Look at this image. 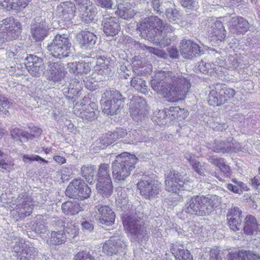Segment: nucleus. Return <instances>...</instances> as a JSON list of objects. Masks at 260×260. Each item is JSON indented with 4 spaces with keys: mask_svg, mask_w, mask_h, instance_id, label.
Returning a JSON list of instances; mask_svg holds the SVG:
<instances>
[{
    "mask_svg": "<svg viewBox=\"0 0 260 260\" xmlns=\"http://www.w3.org/2000/svg\"><path fill=\"white\" fill-rule=\"evenodd\" d=\"M184 157L188 161L193 170L197 174L201 176L204 175L206 168L205 162H200L197 156L189 152H186L184 154Z\"/></svg>",
    "mask_w": 260,
    "mask_h": 260,
    "instance_id": "obj_28",
    "label": "nucleus"
},
{
    "mask_svg": "<svg viewBox=\"0 0 260 260\" xmlns=\"http://www.w3.org/2000/svg\"><path fill=\"white\" fill-rule=\"evenodd\" d=\"M78 39L82 47L85 49L91 48L95 44L97 37L89 31H83L78 34Z\"/></svg>",
    "mask_w": 260,
    "mask_h": 260,
    "instance_id": "obj_29",
    "label": "nucleus"
},
{
    "mask_svg": "<svg viewBox=\"0 0 260 260\" xmlns=\"http://www.w3.org/2000/svg\"><path fill=\"white\" fill-rule=\"evenodd\" d=\"M90 71L89 64L84 62H78V74L87 73Z\"/></svg>",
    "mask_w": 260,
    "mask_h": 260,
    "instance_id": "obj_63",
    "label": "nucleus"
},
{
    "mask_svg": "<svg viewBox=\"0 0 260 260\" xmlns=\"http://www.w3.org/2000/svg\"><path fill=\"white\" fill-rule=\"evenodd\" d=\"M6 157L7 155L0 150V169L10 171L11 169V166L10 164L6 161Z\"/></svg>",
    "mask_w": 260,
    "mask_h": 260,
    "instance_id": "obj_59",
    "label": "nucleus"
},
{
    "mask_svg": "<svg viewBox=\"0 0 260 260\" xmlns=\"http://www.w3.org/2000/svg\"><path fill=\"white\" fill-rule=\"evenodd\" d=\"M216 196L209 198L196 196L186 201L183 211L191 215L204 216L209 214L216 206Z\"/></svg>",
    "mask_w": 260,
    "mask_h": 260,
    "instance_id": "obj_6",
    "label": "nucleus"
},
{
    "mask_svg": "<svg viewBox=\"0 0 260 260\" xmlns=\"http://www.w3.org/2000/svg\"><path fill=\"white\" fill-rule=\"evenodd\" d=\"M74 113L86 122L92 121L97 118L99 111L95 103H91L87 106L82 107V111L74 108Z\"/></svg>",
    "mask_w": 260,
    "mask_h": 260,
    "instance_id": "obj_16",
    "label": "nucleus"
},
{
    "mask_svg": "<svg viewBox=\"0 0 260 260\" xmlns=\"http://www.w3.org/2000/svg\"><path fill=\"white\" fill-rule=\"evenodd\" d=\"M90 7V5H89L85 10L79 11L82 21L87 23L91 21L94 16V12L92 11Z\"/></svg>",
    "mask_w": 260,
    "mask_h": 260,
    "instance_id": "obj_48",
    "label": "nucleus"
},
{
    "mask_svg": "<svg viewBox=\"0 0 260 260\" xmlns=\"http://www.w3.org/2000/svg\"><path fill=\"white\" fill-rule=\"evenodd\" d=\"M96 216L99 222L107 226L112 225L115 221V214L111 207L104 203L95 204Z\"/></svg>",
    "mask_w": 260,
    "mask_h": 260,
    "instance_id": "obj_13",
    "label": "nucleus"
},
{
    "mask_svg": "<svg viewBox=\"0 0 260 260\" xmlns=\"http://www.w3.org/2000/svg\"><path fill=\"white\" fill-rule=\"evenodd\" d=\"M74 260H95L89 252L82 251L78 252L74 257Z\"/></svg>",
    "mask_w": 260,
    "mask_h": 260,
    "instance_id": "obj_57",
    "label": "nucleus"
},
{
    "mask_svg": "<svg viewBox=\"0 0 260 260\" xmlns=\"http://www.w3.org/2000/svg\"><path fill=\"white\" fill-rule=\"evenodd\" d=\"M228 260H260V255L250 251L241 250L238 252L229 253Z\"/></svg>",
    "mask_w": 260,
    "mask_h": 260,
    "instance_id": "obj_32",
    "label": "nucleus"
},
{
    "mask_svg": "<svg viewBox=\"0 0 260 260\" xmlns=\"http://www.w3.org/2000/svg\"><path fill=\"white\" fill-rule=\"evenodd\" d=\"M83 81L77 78L71 80L69 86L62 89L63 92L70 99H73L77 96L82 88Z\"/></svg>",
    "mask_w": 260,
    "mask_h": 260,
    "instance_id": "obj_26",
    "label": "nucleus"
},
{
    "mask_svg": "<svg viewBox=\"0 0 260 260\" xmlns=\"http://www.w3.org/2000/svg\"><path fill=\"white\" fill-rule=\"evenodd\" d=\"M181 5L188 9H196L198 7L197 0H179Z\"/></svg>",
    "mask_w": 260,
    "mask_h": 260,
    "instance_id": "obj_54",
    "label": "nucleus"
},
{
    "mask_svg": "<svg viewBox=\"0 0 260 260\" xmlns=\"http://www.w3.org/2000/svg\"><path fill=\"white\" fill-rule=\"evenodd\" d=\"M46 223L42 217L40 215L37 217V219L32 225V230L37 233H44L46 231Z\"/></svg>",
    "mask_w": 260,
    "mask_h": 260,
    "instance_id": "obj_44",
    "label": "nucleus"
},
{
    "mask_svg": "<svg viewBox=\"0 0 260 260\" xmlns=\"http://www.w3.org/2000/svg\"><path fill=\"white\" fill-rule=\"evenodd\" d=\"M111 64L108 58L104 56H99L97 57L96 64L94 70L99 75L102 76L108 75L111 72Z\"/></svg>",
    "mask_w": 260,
    "mask_h": 260,
    "instance_id": "obj_27",
    "label": "nucleus"
},
{
    "mask_svg": "<svg viewBox=\"0 0 260 260\" xmlns=\"http://www.w3.org/2000/svg\"><path fill=\"white\" fill-rule=\"evenodd\" d=\"M23 161L26 163L28 161H39L41 160L42 162H44L46 164L48 163V161L45 160V159L42 158L40 156L38 155H28V154H24L22 156Z\"/></svg>",
    "mask_w": 260,
    "mask_h": 260,
    "instance_id": "obj_56",
    "label": "nucleus"
},
{
    "mask_svg": "<svg viewBox=\"0 0 260 260\" xmlns=\"http://www.w3.org/2000/svg\"><path fill=\"white\" fill-rule=\"evenodd\" d=\"M150 3L154 11L157 13H161L162 12L163 10L160 6V4L161 3V0H151Z\"/></svg>",
    "mask_w": 260,
    "mask_h": 260,
    "instance_id": "obj_64",
    "label": "nucleus"
},
{
    "mask_svg": "<svg viewBox=\"0 0 260 260\" xmlns=\"http://www.w3.org/2000/svg\"><path fill=\"white\" fill-rule=\"evenodd\" d=\"M165 189L169 192H177L179 190L188 189V177L181 175L175 171L169 170L166 174Z\"/></svg>",
    "mask_w": 260,
    "mask_h": 260,
    "instance_id": "obj_10",
    "label": "nucleus"
},
{
    "mask_svg": "<svg viewBox=\"0 0 260 260\" xmlns=\"http://www.w3.org/2000/svg\"><path fill=\"white\" fill-rule=\"evenodd\" d=\"M115 13L121 18L128 20L134 17L135 12L130 4L123 2L117 5V10Z\"/></svg>",
    "mask_w": 260,
    "mask_h": 260,
    "instance_id": "obj_30",
    "label": "nucleus"
},
{
    "mask_svg": "<svg viewBox=\"0 0 260 260\" xmlns=\"http://www.w3.org/2000/svg\"><path fill=\"white\" fill-rule=\"evenodd\" d=\"M11 135L14 139L19 140L21 142L27 141V137L29 136L28 133L16 128L12 130Z\"/></svg>",
    "mask_w": 260,
    "mask_h": 260,
    "instance_id": "obj_50",
    "label": "nucleus"
},
{
    "mask_svg": "<svg viewBox=\"0 0 260 260\" xmlns=\"http://www.w3.org/2000/svg\"><path fill=\"white\" fill-rule=\"evenodd\" d=\"M66 238L62 231L52 232L51 234L50 243L54 245L61 244L65 242Z\"/></svg>",
    "mask_w": 260,
    "mask_h": 260,
    "instance_id": "obj_46",
    "label": "nucleus"
},
{
    "mask_svg": "<svg viewBox=\"0 0 260 260\" xmlns=\"http://www.w3.org/2000/svg\"><path fill=\"white\" fill-rule=\"evenodd\" d=\"M170 250L177 260H193L189 251L177 246H173Z\"/></svg>",
    "mask_w": 260,
    "mask_h": 260,
    "instance_id": "obj_36",
    "label": "nucleus"
},
{
    "mask_svg": "<svg viewBox=\"0 0 260 260\" xmlns=\"http://www.w3.org/2000/svg\"><path fill=\"white\" fill-rule=\"evenodd\" d=\"M244 233L248 235H252L258 230V224L254 216L248 215L245 218V223L243 228Z\"/></svg>",
    "mask_w": 260,
    "mask_h": 260,
    "instance_id": "obj_33",
    "label": "nucleus"
},
{
    "mask_svg": "<svg viewBox=\"0 0 260 260\" xmlns=\"http://www.w3.org/2000/svg\"><path fill=\"white\" fill-rule=\"evenodd\" d=\"M18 0H0V5L7 10L15 9L14 5L18 3Z\"/></svg>",
    "mask_w": 260,
    "mask_h": 260,
    "instance_id": "obj_58",
    "label": "nucleus"
},
{
    "mask_svg": "<svg viewBox=\"0 0 260 260\" xmlns=\"http://www.w3.org/2000/svg\"><path fill=\"white\" fill-rule=\"evenodd\" d=\"M95 4L106 10H112L116 6L114 0H93Z\"/></svg>",
    "mask_w": 260,
    "mask_h": 260,
    "instance_id": "obj_53",
    "label": "nucleus"
},
{
    "mask_svg": "<svg viewBox=\"0 0 260 260\" xmlns=\"http://www.w3.org/2000/svg\"><path fill=\"white\" fill-rule=\"evenodd\" d=\"M27 244L25 243L22 240L18 239L15 242V244L12 247V251L17 253L19 258L21 257L23 251L27 247Z\"/></svg>",
    "mask_w": 260,
    "mask_h": 260,
    "instance_id": "obj_51",
    "label": "nucleus"
},
{
    "mask_svg": "<svg viewBox=\"0 0 260 260\" xmlns=\"http://www.w3.org/2000/svg\"><path fill=\"white\" fill-rule=\"evenodd\" d=\"M34 21L31 25V36L36 41H42L48 35L49 21L42 17L36 18Z\"/></svg>",
    "mask_w": 260,
    "mask_h": 260,
    "instance_id": "obj_14",
    "label": "nucleus"
},
{
    "mask_svg": "<svg viewBox=\"0 0 260 260\" xmlns=\"http://www.w3.org/2000/svg\"><path fill=\"white\" fill-rule=\"evenodd\" d=\"M42 133V129L37 126H32L30 128V133H28L29 136L27 137V141L35 138H38Z\"/></svg>",
    "mask_w": 260,
    "mask_h": 260,
    "instance_id": "obj_61",
    "label": "nucleus"
},
{
    "mask_svg": "<svg viewBox=\"0 0 260 260\" xmlns=\"http://www.w3.org/2000/svg\"><path fill=\"white\" fill-rule=\"evenodd\" d=\"M226 217L230 228L234 231L239 230L242 218L241 210L234 207L229 211Z\"/></svg>",
    "mask_w": 260,
    "mask_h": 260,
    "instance_id": "obj_24",
    "label": "nucleus"
},
{
    "mask_svg": "<svg viewBox=\"0 0 260 260\" xmlns=\"http://www.w3.org/2000/svg\"><path fill=\"white\" fill-rule=\"evenodd\" d=\"M10 106L11 104L8 99L2 95H0V112L6 114L7 112H8L7 109L10 108Z\"/></svg>",
    "mask_w": 260,
    "mask_h": 260,
    "instance_id": "obj_55",
    "label": "nucleus"
},
{
    "mask_svg": "<svg viewBox=\"0 0 260 260\" xmlns=\"http://www.w3.org/2000/svg\"><path fill=\"white\" fill-rule=\"evenodd\" d=\"M81 179H75L71 182L67 187L65 194L70 198L77 199L79 193V189L81 185Z\"/></svg>",
    "mask_w": 260,
    "mask_h": 260,
    "instance_id": "obj_37",
    "label": "nucleus"
},
{
    "mask_svg": "<svg viewBox=\"0 0 260 260\" xmlns=\"http://www.w3.org/2000/svg\"><path fill=\"white\" fill-rule=\"evenodd\" d=\"M142 36L152 40L161 48L170 44L175 39L172 33L174 28L169 24L164 23L157 16H151L142 19L138 25Z\"/></svg>",
    "mask_w": 260,
    "mask_h": 260,
    "instance_id": "obj_2",
    "label": "nucleus"
},
{
    "mask_svg": "<svg viewBox=\"0 0 260 260\" xmlns=\"http://www.w3.org/2000/svg\"><path fill=\"white\" fill-rule=\"evenodd\" d=\"M130 107V113L133 120H141L147 114L146 101L140 97H136Z\"/></svg>",
    "mask_w": 260,
    "mask_h": 260,
    "instance_id": "obj_17",
    "label": "nucleus"
},
{
    "mask_svg": "<svg viewBox=\"0 0 260 260\" xmlns=\"http://www.w3.org/2000/svg\"><path fill=\"white\" fill-rule=\"evenodd\" d=\"M124 97L117 90L110 88L102 91L101 104L107 115L117 114L124 107Z\"/></svg>",
    "mask_w": 260,
    "mask_h": 260,
    "instance_id": "obj_7",
    "label": "nucleus"
},
{
    "mask_svg": "<svg viewBox=\"0 0 260 260\" xmlns=\"http://www.w3.org/2000/svg\"><path fill=\"white\" fill-rule=\"evenodd\" d=\"M0 30L4 31L5 29L11 35V39H17L21 32V23L16 21L13 18H7L2 21Z\"/></svg>",
    "mask_w": 260,
    "mask_h": 260,
    "instance_id": "obj_22",
    "label": "nucleus"
},
{
    "mask_svg": "<svg viewBox=\"0 0 260 260\" xmlns=\"http://www.w3.org/2000/svg\"><path fill=\"white\" fill-rule=\"evenodd\" d=\"M103 29L107 36H115L120 30L119 20L114 17L105 15L103 20Z\"/></svg>",
    "mask_w": 260,
    "mask_h": 260,
    "instance_id": "obj_20",
    "label": "nucleus"
},
{
    "mask_svg": "<svg viewBox=\"0 0 260 260\" xmlns=\"http://www.w3.org/2000/svg\"><path fill=\"white\" fill-rule=\"evenodd\" d=\"M142 213H127L122 217V223L126 233L135 241L145 243L149 237V232L142 218Z\"/></svg>",
    "mask_w": 260,
    "mask_h": 260,
    "instance_id": "obj_4",
    "label": "nucleus"
},
{
    "mask_svg": "<svg viewBox=\"0 0 260 260\" xmlns=\"http://www.w3.org/2000/svg\"><path fill=\"white\" fill-rule=\"evenodd\" d=\"M209 260H223L220 250L217 248H214L210 251Z\"/></svg>",
    "mask_w": 260,
    "mask_h": 260,
    "instance_id": "obj_60",
    "label": "nucleus"
},
{
    "mask_svg": "<svg viewBox=\"0 0 260 260\" xmlns=\"http://www.w3.org/2000/svg\"><path fill=\"white\" fill-rule=\"evenodd\" d=\"M72 43L68 36L57 34L47 46L49 54L59 59L69 56L71 53Z\"/></svg>",
    "mask_w": 260,
    "mask_h": 260,
    "instance_id": "obj_8",
    "label": "nucleus"
},
{
    "mask_svg": "<svg viewBox=\"0 0 260 260\" xmlns=\"http://www.w3.org/2000/svg\"><path fill=\"white\" fill-rule=\"evenodd\" d=\"M64 231L63 232L65 234L66 237L69 239H73L78 234L79 228L75 223L71 221L64 222L63 225Z\"/></svg>",
    "mask_w": 260,
    "mask_h": 260,
    "instance_id": "obj_39",
    "label": "nucleus"
},
{
    "mask_svg": "<svg viewBox=\"0 0 260 260\" xmlns=\"http://www.w3.org/2000/svg\"><path fill=\"white\" fill-rule=\"evenodd\" d=\"M198 68L200 72L204 74L212 72V71H214L217 73H218V72H224V70H225V68L221 66L215 65L213 63H206L203 61L200 62Z\"/></svg>",
    "mask_w": 260,
    "mask_h": 260,
    "instance_id": "obj_38",
    "label": "nucleus"
},
{
    "mask_svg": "<svg viewBox=\"0 0 260 260\" xmlns=\"http://www.w3.org/2000/svg\"><path fill=\"white\" fill-rule=\"evenodd\" d=\"M76 8L71 2H61L56 8L55 14L59 21H70L75 16Z\"/></svg>",
    "mask_w": 260,
    "mask_h": 260,
    "instance_id": "obj_15",
    "label": "nucleus"
},
{
    "mask_svg": "<svg viewBox=\"0 0 260 260\" xmlns=\"http://www.w3.org/2000/svg\"><path fill=\"white\" fill-rule=\"evenodd\" d=\"M98 177V181H102L103 180H108V178H110L109 164H103L100 166Z\"/></svg>",
    "mask_w": 260,
    "mask_h": 260,
    "instance_id": "obj_47",
    "label": "nucleus"
},
{
    "mask_svg": "<svg viewBox=\"0 0 260 260\" xmlns=\"http://www.w3.org/2000/svg\"><path fill=\"white\" fill-rule=\"evenodd\" d=\"M240 59L236 57L231 56L229 58L228 68L229 70H233L236 69L240 64Z\"/></svg>",
    "mask_w": 260,
    "mask_h": 260,
    "instance_id": "obj_62",
    "label": "nucleus"
},
{
    "mask_svg": "<svg viewBox=\"0 0 260 260\" xmlns=\"http://www.w3.org/2000/svg\"><path fill=\"white\" fill-rule=\"evenodd\" d=\"M240 147L238 142L230 138L226 142L215 141L214 146L210 148L215 152L230 153L239 151Z\"/></svg>",
    "mask_w": 260,
    "mask_h": 260,
    "instance_id": "obj_18",
    "label": "nucleus"
},
{
    "mask_svg": "<svg viewBox=\"0 0 260 260\" xmlns=\"http://www.w3.org/2000/svg\"><path fill=\"white\" fill-rule=\"evenodd\" d=\"M94 170V167L91 166H83L81 169L82 176L89 183L92 182Z\"/></svg>",
    "mask_w": 260,
    "mask_h": 260,
    "instance_id": "obj_45",
    "label": "nucleus"
},
{
    "mask_svg": "<svg viewBox=\"0 0 260 260\" xmlns=\"http://www.w3.org/2000/svg\"><path fill=\"white\" fill-rule=\"evenodd\" d=\"M117 191V197L116 201L122 210L126 209L128 205V197L125 193V190L120 187L118 188Z\"/></svg>",
    "mask_w": 260,
    "mask_h": 260,
    "instance_id": "obj_42",
    "label": "nucleus"
},
{
    "mask_svg": "<svg viewBox=\"0 0 260 260\" xmlns=\"http://www.w3.org/2000/svg\"><path fill=\"white\" fill-rule=\"evenodd\" d=\"M16 202L15 209L12 210L11 213L17 220L24 218L31 213L35 202L26 192H22L19 194Z\"/></svg>",
    "mask_w": 260,
    "mask_h": 260,
    "instance_id": "obj_11",
    "label": "nucleus"
},
{
    "mask_svg": "<svg viewBox=\"0 0 260 260\" xmlns=\"http://www.w3.org/2000/svg\"><path fill=\"white\" fill-rule=\"evenodd\" d=\"M180 52L183 57L187 59H191L197 55L201 53L200 47L191 40H182L181 42Z\"/></svg>",
    "mask_w": 260,
    "mask_h": 260,
    "instance_id": "obj_21",
    "label": "nucleus"
},
{
    "mask_svg": "<svg viewBox=\"0 0 260 260\" xmlns=\"http://www.w3.org/2000/svg\"><path fill=\"white\" fill-rule=\"evenodd\" d=\"M138 158L134 154L124 152L117 155L112 163V175L116 182L124 181L135 169Z\"/></svg>",
    "mask_w": 260,
    "mask_h": 260,
    "instance_id": "obj_5",
    "label": "nucleus"
},
{
    "mask_svg": "<svg viewBox=\"0 0 260 260\" xmlns=\"http://www.w3.org/2000/svg\"><path fill=\"white\" fill-rule=\"evenodd\" d=\"M96 187L100 193L106 197L110 196L113 191V185L111 178H108V180L98 181Z\"/></svg>",
    "mask_w": 260,
    "mask_h": 260,
    "instance_id": "obj_34",
    "label": "nucleus"
},
{
    "mask_svg": "<svg viewBox=\"0 0 260 260\" xmlns=\"http://www.w3.org/2000/svg\"><path fill=\"white\" fill-rule=\"evenodd\" d=\"M165 15L168 20L173 23H178L181 19V14L174 5L166 9Z\"/></svg>",
    "mask_w": 260,
    "mask_h": 260,
    "instance_id": "obj_41",
    "label": "nucleus"
},
{
    "mask_svg": "<svg viewBox=\"0 0 260 260\" xmlns=\"http://www.w3.org/2000/svg\"><path fill=\"white\" fill-rule=\"evenodd\" d=\"M184 111V109H181L179 107H171L169 109H166L165 112L162 111L161 113L164 115H171L173 117L172 119H175L180 115L179 113H181Z\"/></svg>",
    "mask_w": 260,
    "mask_h": 260,
    "instance_id": "obj_52",
    "label": "nucleus"
},
{
    "mask_svg": "<svg viewBox=\"0 0 260 260\" xmlns=\"http://www.w3.org/2000/svg\"><path fill=\"white\" fill-rule=\"evenodd\" d=\"M26 60L25 67L29 74L35 77L40 76L45 69L42 59L36 56L29 55Z\"/></svg>",
    "mask_w": 260,
    "mask_h": 260,
    "instance_id": "obj_19",
    "label": "nucleus"
},
{
    "mask_svg": "<svg viewBox=\"0 0 260 260\" xmlns=\"http://www.w3.org/2000/svg\"><path fill=\"white\" fill-rule=\"evenodd\" d=\"M228 21L229 28L232 32L237 35H243L249 29V23L245 18L240 16H225L215 20L210 18L205 22L208 32L211 37H215L217 40L224 39L226 31L223 22Z\"/></svg>",
    "mask_w": 260,
    "mask_h": 260,
    "instance_id": "obj_3",
    "label": "nucleus"
},
{
    "mask_svg": "<svg viewBox=\"0 0 260 260\" xmlns=\"http://www.w3.org/2000/svg\"><path fill=\"white\" fill-rule=\"evenodd\" d=\"M48 79L53 82H59L63 79L66 72L59 62H48Z\"/></svg>",
    "mask_w": 260,
    "mask_h": 260,
    "instance_id": "obj_23",
    "label": "nucleus"
},
{
    "mask_svg": "<svg viewBox=\"0 0 260 260\" xmlns=\"http://www.w3.org/2000/svg\"><path fill=\"white\" fill-rule=\"evenodd\" d=\"M80 186L77 199L82 200L88 198L91 193L90 187L83 180H81Z\"/></svg>",
    "mask_w": 260,
    "mask_h": 260,
    "instance_id": "obj_49",
    "label": "nucleus"
},
{
    "mask_svg": "<svg viewBox=\"0 0 260 260\" xmlns=\"http://www.w3.org/2000/svg\"><path fill=\"white\" fill-rule=\"evenodd\" d=\"M127 134L126 131L122 128H117L113 132L108 133L104 137H102L101 139L104 141V144L107 146L111 144L117 139L124 137Z\"/></svg>",
    "mask_w": 260,
    "mask_h": 260,
    "instance_id": "obj_31",
    "label": "nucleus"
},
{
    "mask_svg": "<svg viewBox=\"0 0 260 260\" xmlns=\"http://www.w3.org/2000/svg\"><path fill=\"white\" fill-rule=\"evenodd\" d=\"M23 251L19 260H33L37 255L36 249L29 244H27V247Z\"/></svg>",
    "mask_w": 260,
    "mask_h": 260,
    "instance_id": "obj_43",
    "label": "nucleus"
},
{
    "mask_svg": "<svg viewBox=\"0 0 260 260\" xmlns=\"http://www.w3.org/2000/svg\"><path fill=\"white\" fill-rule=\"evenodd\" d=\"M125 244L120 240L116 241L114 239H109L105 243L103 246V252L107 255H112L117 254L123 252Z\"/></svg>",
    "mask_w": 260,
    "mask_h": 260,
    "instance_id": "obj_25",
    "label": "nucleus"
},
{
    "mask_svg": "<svg viewBox=\"0 0 260 260\" xmlns=\"http://www.w3.org/2000/svg\"><path fill=\"white\" fill-rule=\"evenodd\" d=\"M151 78L152 89L170 102L184 100L191 87L188 80L171 71H157Z\"/></svg>",
    "mask_w": 260,
    "mask_h": 260,
    "instance_id": "obj_1",
    "label": "nucleus"
},
{
    "mask_svg": "<svg viewBox=\"0 0 260 260\" xmlns=\"http://www.w3.org/2000/svg\"><path fill=\"white\" fill-rule=\"evenodd\" d=\"M208 103L210 105L218 106L224 103L235 94L232 88H227L224 84L217 83L209 86Z\"/></svg>",
    "mask_w": 260,
    "mask_h": 260,
    "instance_id": "obj_9",
    "label": "nucleus"
},
{
    "mask_svg": "<svg viewBox=\"0 0 260 260\" xmlns=\"http://www.w3.org/2000/svg\"><path fill=\"white\" fill-rule=\"evenodd\" d=\"M137 183L140 192L144 198L153 200L158 198L161 191V184L157 181L153 180L149 177H145Z\"/></svg>",
    "mask_w": 260,
    "mask_h": 260,
    "instance_id": "obj_12",
    "label": "nucleus"
},
{
    "mask_svg": "<svg viewBox=\"0 0 260 260\" xmlns=\"http://www.w3.org/2000/svg\"><path fill=\"white\" fill-rule=\"evenodd\" d=\"M131 85L136 90L146 94L148 92V86L146 82L139 76H136L132 79L131 81Z\"/></svg>",
    "mask_w": 260,
    "mask_h": 260,
    "instance_id": "obj_40",
    "label": "nucleus"
},
{
    "mask_svg": "<svg viewBox=\"0 0 260 260\" xmlns=\"http://www.w3.org/2000/svg\"><path fill=\"white\" fill-rule=\"evenodd\" d=\"M61 210L66 215H73L81 210V207L77 201H67L62 204Z\"/></svg>",
    "mask_w": 260,
    "mask_h": 260,
    "instance_id": "obj_35",
    "label": "nucleus"
}]
</instances>
